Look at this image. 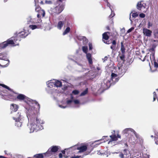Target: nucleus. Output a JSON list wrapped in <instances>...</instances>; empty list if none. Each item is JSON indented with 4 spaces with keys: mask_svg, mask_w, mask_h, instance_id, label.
<instances>
[{
    "mask_svg": "<svg viewBox=\"0 0 158 158\" xmlns=\"http://www.w3.org/2000/svg\"><path fill=\"white\" fill-rule=\"evenodd\" d=\"M18 106L17 105L15 104H12L10 106V109L13 112V113L16 112L18 109Z\"/></svg>",
    "mask_w": 158,
    "mask_h": 158,
    "instance_id": "obj_19",
    "label": "nucleus"
},
{
    "mask_svg": "<svg viewBox=\"0 0 158 158\" xmlns=\"http://www.w3.org/2000/svg\"><path fill=\"white\" fill-rule=\"evenodd\" d=\"M41 16V15H40V13H39V14H38L37 15V17L38 18H39Z\"/></svg>",
    "mask_w": 158,
    "mask_h": 158,
    "instance_id": "obj_57",
    "label": "nucleus"
},
{
    "mask_svg": "<svg viewBox=\"0 0 158 158\" xmlns=\"http://www.w3.org/2000/svg\"><path fill=\"white\" fill-rule=\"evenodd\" d=\"M103 41L104 42V43H105L107 44H109V42H108L107 41H106V42H105L104 40H103Z\"/></svg>",
    "mask_w": 158,
    "mask_h": 158,
    "instance_id": "obj_58",
    "label": "nucleus"
},
{
    "mask_svg": "<svg viewBox=\"0 0 158 158\" xmlns=\"http://www.w3.org/2000/svg\"><path fill=\"white\" fill-rule=\"evenodd\" d=\"M116 42L115 40L113 41L112 42V45H116Z\"/></svg>",
    "mask_w": 158,
    "mask_h": 158,
    "instance_id": "obj_53",
    "label": "nucleus"
},
{
    "mask_svg": "<svg viewBox=\"0 0 158 158\" xmlns=\"http://www.w3.org/2000/svg\"><path fill=\"white\" fill-rule=\"evenodd\" d=\"M143 33L144 35L148 37H150L152 34V31L147 28H143Z\"/></svg>",
    "mask_w": 158,
    "mask_h": 158,
    "instance_id": "obj_14",
    "label": "nucleus"
},
{
    "mask_svg": "<svg viewBox=\"0 0 158 158\" xmlns=\"http://www.w3.org/2000/svg\"><path fill=\"white\" fill-rule=\"evenodd\" d=\"M120 57L121 59L123 61H124L125 58V53H123L121 52V54H120Z\"/></svg>",
    "mask_w": 158,
    "mask_h": 158,
    "instance_id": "obj_35",
    "label": "nucleus"
},
{
    "mask_svg": "<svg viewBox=\"0 0 158 158\" xmlns=\"http://www.w3.org/2000/svg\"><path fill=\"white\" fill-rule=\"evenodd\" d=\"M77 38L79 40H82L83 44L84 45H85L88 43V40L84 36H79L77 37Z\"/></svg>",
    "mask_w": 158,
    "mask_h": 158,
    "instance_id": "obj_16",
    "label": "nucleus"
},
{
    "mask_svg": "<svg viewBox=\"0 0 158 158\" xmlns=\"http://www.w3.org/2000/svg\"><path fill=\"white\" fill-rule=\"evenodd\" d=\"M77 64L80 66H81L82 68H83V70H82V71H85V70L86 69H87V70H88L87 69H85L84 68V66H82V64H79L78 63H77Z\"/></svg>",
    "mask_w": 158,
    "mask_h": 158,
    "instance_id": "obj_41",
    "label": "nucleus"
},
{
    "mask_svg": "<svg viewBox=\"0 0 158 158\" xmlns=\"http://www.w3.org/2000/svg\"><path fill=\"white\" fill-rule=\"evenodd\" d=\"M89 50H91L92 49L93 47H92V44L90 43H89Z\"/></svg>",
    "mask_w": 158,
    "mask_h": 158,
    "instance_id": "obj_42",
    "label": "nucleus"
},
{
    "mask_svg": "<svg viewBox=\"0 0 158 158\" xmlns=\"http://www.w3.org/2000/svg\"><path fill=\"white\" fill-rule=\"evenodd\" d=\"M110 10L111 11V14L110 15L109 17L110 18H111L114 17L115 15V14L114 13L113 11H112V9H110Z\"/></svg>",
    "mask_w": 158,
    "mask_h": 158,
    "instance_id": "obj_40",
    "label": "nucleus"
},
{
    "mask_svg": "<svg viewBox=\"0 0 158 158\" xmlns=\"http://www.w3.org/2000/svg\"><path fill=\"white\" fill-rule=\"evenodd\" d=\"M64 24V22L60 21L58 23L57 28L59 30H61Z\"/></svg>",
    "mask_w": 158,
    "mask_h": 158,
    "instance_id": "obj_27",
    "label": "nucleus"
},
{
    "mask_svg": "<svg viewBox=\"0 0 158 158\" xmlns=\"http://www.w3.org/2000/svg\"><path fill=\"white\" fill-rule=\"evenodd\" d=\"M121 47L120 50L121 51V52L123 53H125V50H126V44H123V42H121Z\"/></svg>",
    "mask_w": 158,
    "mask_h": 158,
    "instance_id": "obj_23",
    "label": "nucleus"
},
{
    "mask_svg": "<svg viewBox=\"0 0 158 158\" xmlns=\"http://www.w3.org/2000/svg\"><path fill=\"white\" fill-rule=\"evenodd\" d=\"M76 149L79 150L78 152L81 153L85 151L87 149V147L86 146H82L80 147H78L77 146L75 145L68 148L65 149V150H70L72 149L76 150Z\"/></svg>",
    "mask_w": 158,
    "mask_h": 158,
    "instance_id": "obj_10",
    "label": "nucleus"
},
{
    "mask_svg": "<svg viewBox=\"0 0 158 158\" xmlns=\"http://www.w3.org/2000/svg\"><path fill=\"white\" fill-rule=\"evenodd\" d=\"M36 112L34 114H32L31 113L28 112L27 114V117L28 120L30 119L31 123L29 125H28L30 130V133L37 132L40 130L43 129V127L42 124L44 123L43 120L39 118H36L35 119L33 118L35 116V114Z\"/></svg>",
    "mask_w": 158,
    "mask_h": 158,
    "instance_id": "obj_2",
    "label": "nucleus"
},
{
    "mask_svg": "<svg viewBox=\"0 0 158 158\" xmlns=\"http://www.w3.org/2000/svg\"><path fill=\"white\" fill-rule=\"evenodd\" d=\"M54 87H60L62 86V82L58 80H54Z\"/></svg>",
    "mask_w": 158,
    "mask_h": 158,
    "instance_id": "obj_21",
    "label": "nucleus"
},
{
    "mask_svg": "<svg viewBox=\"0 0 158 158\" xmlns=\"http://www.w3.org/2000/svg\"><path fill=\"white\" fill-rule=\"evenodd\" d=\"M45 4H52V2L51 1H47L46 0L45 1Z\"/></svg>",
    "mask_w": 158,
    "mask_h": 158,
    "instance_id": "obj_43",
    "label": "nucleus"
},
{
    "mask_svg": "<svg viewBox=\"0 0 158 158\" xmlns=\"http://www.w3.org/2000/svg\"><path fill=\"white\" fill-rule=\"evenodd\" d=\"M12 39H9L6 41H5L3 43L0 44V50L4 48H6L8 45H10L12 46H16L18 44H15V42L16 43V41L18 40H14Z\"/></svg>",
    "mask_w": 158,
    "mask_h": 158,
    "instance_id": "obj_6",
    "label": "nucleus"
},
{
    "mask_svg": "<svg viewBox=\"0 0 158 158\" xmlns=\"http://www.w3.org/2000/svg\"><path fill=\"white\" fill-rule=\"evenodd\" d=\"M5 157H4V156H0V158H5Z\"/></svg>",
    "mask_w": 158,
    "mask_h": 158,
    "instance_id": "obj_60",
    "label": "nucleus"
},
{
    "mask_svg": "<svg viewBox=\"0 0 158 158\" xmlns=\"http://www.w3.org/2000/svg\"><path fill=\"white\" fill-rule=\"evenodd\" d=\"M89 153H87V154H84V156H86V155H88Z\"/></svg>",
    "mask_w": 158,
    "mask_h": 158,
    "instance_id": "obj_63",
    "label": "nucleus"
},
{
    "mask_svg": "<svg viewBox=\"0 0 158 158\" xmlns=\"http://www.w3.org/2000/svg\"><path fill=\"white\" fill-rule=\"evenodd\" d=\"M88 91V88H86L82 92L81 94V96H83L85 95L86 94H87Z\"/></svg>",
    "mask_w": 158,
    "mask_h": 158,
    "instance_id": "obj_33",
    "label": "nucleus"
},
{
    "mask_svg": "<svg viewBox=\"0 0 158 158\" xmlns=\"http://www.w3.org/2000/svg\"><path fill=\"white\" fill-rule=\"evenodd\" d=\"M41 21L40 20H39V21L38 22V23H40V25H30L29 27V28L31 29L32 30H34L36 29L39 28L41 27Z\"/></svg>",
    "mask_w": 158,
    "mask_h": 158,
    "instance_id": "obj_17",
    "label": "nucleus"
},
{
    "mask_svg": "<svg viewBox=\"0 0 158 158\" xmlns=\"http://www.w3.org/2000/svg\"><path fill=\"white\" fill-rule=\"evenodd\" d=\"M116 47V45H112L111 46H110V48L112 50H114L115 48Z\"/></svg>",
    "mask_w": 158,
    "mask_h": 158,
    "instance_id": "obj_49",
    "label": "nucleus"
},
{
    "mask_svg": "<svg viewBox=\"0 0 158 158\" xmlns=\"http://www.w3.org/2000/svg\"><path fill=\"white\" fill-rule=\"evenodd\" d=\"M134 29V27H131L130 29H129L127 31V33H129L131 32L132 30H133Z\"/></svg>",
    "mask_w": 158,
    "mask_h": 158,
    "instance_id": "obj_45",
    "label": "nucleus"
},
{
    "mask_svg": "<svg viewBox=\"0 0 158 158\" xmlns=\"http://www.w3.org/2000/svg\"><path fill=\"white\" fill-rule=\"evenodd\" d=\"M127 69V66L125 65H122L118 68L115 69L114 72L118 76H123L126 73Z\"/></svg>",
    "mask_w": 158,
    "mask_h": 158,
    "instance_id": "obj_7",
    "label": "nucleus"
},
{
    "mask_svg": "<svg viewBox=\"0 0 158 158\" xmlns=\"http://www.w3.org/2000/svg\"><path fill=\"white\" fill-rule=\"evenodd\" d=\"M58 106L59 107H60L61 108H62L63 109H64L66 108H67V107H69V106H70V105H67L66 104V105H65V106L63 105H58Z\"/></svg>",
    "mask_w": 158,
    "mask_h": 158,
    "instance_id": "obj_37",
    "label": "nucleus"
},
{
    "mask_svg": "<svg viewBox=\"0 0 158 158\" xmlns=\"http://www.w3.org/2000/svg\"><path fill=\"white\" fill-rule=\"evenodd\" d=\"M40 13L41 15H42L43 17H44L45 15V12L44 10H40Z\"/></svg>",
    "mask_w": 158,
    "mask_h": 158,
    "instance_id": "obj_36",
    "label": "nucleus"
},
{
    "mask_svg": "<svg viewBox=\"0 0 158 158\" xmlns=\"http://www.w3.org/2000/svg\"><path fill=\"white\" fill-rule=\"evenodd\" d=\"M59 158H62V154L61 153H60L59 155Z\"/></svg>",
    "mask_w": 158,
    "mask_h": 158,
    "instance_id": "obj_55",
    "label": "nucleus"
},
{
    "mask_svg": "<svg viewBox=\"0 0 158 158\" xmlns=\"http://www.w3.org/2000/svg\"><path fill=\"white\" fill-rule=\"evenodd\" d=\"M150 59L152 63L153 62H154V61H155L154 54V53H152L151 55L150 56Z\"/></svg>",
    "mask_w": 158,
    "mask_h": 158,
    "instance_id": "obj_32",
    "label": "nucleus"
},
{
    "mask_svg": "<svg viewBox=\"0 0 158 158\" xmlns=\"http://www.w3.org/2000/svg\"><path fill=\"white\" fill-rule=\"evenodd\" d=\"M70 30V28L69 27H67L63 33V35H64L69 32Z\"/></svg>",
    "mask_w": 158,
    "mask_h": 158,
    "instance_id": "obj_30",
    "label": "nucleus"
},
{
    "mask_svg": "<svg viewBox=\"0 0 158 158\" xmlns=\"http://www.w3.org/2000/svg\"><path fill=\"white\" fill-rule=\"evenodd\" d=\"M13 91L10 88L6 85L0 84V95L3 99L8 100L7 96L9 98H12Z\"/></svg>",
    "mask_w": 158,
    "mask_h": 158,
    "instance_id": "obj_3",
    "label": "nucleus"
},
{
    "mask_svg": "<svg viewBox=\"0 0 158 158\" xmlns=\"http://www.w3.org/2000/svg\"><path fill=\"white\" fill-rule=\"evenodd\" d=\"M35 19L32 18L31 17H29L27 19V23L29 24H33L35 23H37V22H36Z\"/></svg>",
    "mask_w": 158,
    "mask_h": 158,
    "instance_id": "obj_20",
    "label": "nucleus"
},
{
    "mask_svg": "<svg viewBox=\"0 0 158 158\" xmlns=\"http://www.w3.org/2000/svg\"><path fill=\"white\" fill-rule=\"evenodd\" d=\"M4 152L5 153V154H6L7 155H10L11 154L10 153H7V151H4Z\"/></svg>",
    "mask_w": 158,
    "mask_h": 158,
    "instance_id": "obj_54",
    "label": "nucleus"
},
{
    "mask_svg": "<svg viewBox=\"0 0 158 158\" xmlns=\"http://www.w3.org/2000/svg\"><path fill=\"white\" fill-rule=\"evenodd\" d=\"M137 8L139 10L143 12H145L146 10L145 9L146 8V4L144 3L143 1H140L138 2L137 5Z\"/></svg>",
    "mask_w": 158,
    "mask_h": 158,
    "instance_id": "obj_12",
    "label": "nucleus"
},
{
    "mask_svg": "<svg viewBox=\"0 0 158 158\" xmlns=\"http://www.w3.org/2000/svg\"><path fill=\"white\" fill-rule=\"evenodd\" d=\"M53 80H51L48 81L47 82V84L48 87L52 88V87H54V81Z\"/></svg>",
    "mask_w": 158,
    "mask_h": 158,
    "instance_id": "obj_25",
    "label": "nucleus"
},
{
    "mask_svg": "<svg viewBox=\"0 0 158 158\" xmlns=\"http://www.w3.org/2000/svg\"><path fill=\"white\" fill-rule=\"evenodd\" d=\"M117 137H118V138H120L121 137V136L120 135L118 134L117 135Z\"/></svg>",
    "mask_w": 158,
    "mask_h": 158,
    "instance_id": "obj_61",
    "label": "nucleus"
},
{
    "mask_svg": "<svg viewBox=\"0 0 158 158\" xmlns=\"http://www.w3.org/2000/svg\"><path fill=\"white\" fill-rule=\"evenodd\" d=\"M107 6L109 7L110 9H111L110 7V3L108 2H107Z\"/></svg>",
    "mask_w": 158,
    "mask_h": 158,
    "instance_id": "obj_56",
    "label": "nucleus"
},
{
    "mask_svg": "<svg viewBox=\"0 0 158 158\" xmlns=\"http://www.w3.org/2000/svg\"><path fill=\"white\" fill-rule=\"evenodd\" d=\"M138 15L136 13H133L132 15V16L134 18L136 17Z\"/></svg>",
    "mask_w": 158,
    "mask_h": 158,
    "instance_id": "obj_46",
    "label": "nucleus"
},
{
    "mask_svg": "<svg viewBox=\"0 0 158 158\" xmlns=\"http://www.w3.org/2000/svg\"><path fill=\"white\" fill-rule=\"evenodd\" d=\"M82 50L83 52L87 54L88 51V47L87 46H83L82 47Z\"/></svg>",
    "mask_w": 158,
    "mask_h": 158,
    "instance_id": "obj_34",
    "label": "nucleus"
},
{
    "mask_svg": "<svg viewBox=\"0 0 158 158\" xmlns=\"http://www.w3.org/2000/svg\"><path fill=\"white\" fill-rule=\"evenodd\" d=\"M109 33L108 32H105L103 34L102 38L103 40H107L109 39V37L108 35Z\"/></svg>",
    "mask_w": 158,
    "mask_h": 158,
    "instance_id": "obj_28",
    "label": "nucleus"
},
{
    "mask_svg": "<svg viewBox=\"0 0 158 158\" xmlns=\"http://www.w3.org/2000/svg\"><path fill=\"white\" fill-rule=\"evenodd\" d=\"M123 152L124 154L123 153H121L119 155V156L121 158H123L124 157V156H126V157H128L130 155L129 151L127 150L124 149Z\"/></svg>",
    "mask_w": 158,
    "mask_h": 158,
    "instance_id": "obj_15",
    "label": "nucleus"
},
{
    "mask_svg": "<svg viewBox=\"0 0 158 158\" xmlns=\"http://www.w3.org/2000/svg\"><path fill=\"white\" fill-rule=\"evenodd\" d=\"M71 99L70 100H68L66 101V104L67 105H70L73 102V101L74 100V98L73 96V95L71 94L70 95Z\"/></svg>",
    "mask_w": 158,
    "mask_h": 158,
    "instance_id": "obj_26",
    "label": "nucleus"
},
{
    "mask_svg": "<svg viewBox=\"0 0 158 158\" xmlns=\"http://www.w3.org/2000/svg\"><path fill=\"white\" fill-rule=\"evenodd\" d=\"M151 41L154 44V46L152 48L150 49V51H154V48H155L156 46L158 45V40H151Z\"/></svg>",
    "mask_w": 158,
    "mask_h": 158,
    "instance_id": "obj_22",
    "label": "nucleus"
},
{
    "mask_svg": "<svg viewBox=\"0 0 158 158\" xmlns=\"http://www.w3.org/2000/svg\"><path fill=\"white\" fill-rule=\"evenodd\" d=\"M7 0H4V2H6L7 1Z\"/></svg>",
    "mask_w": 158,
    "mask_h": 158,
    "instance_id": "obj_64",
    "label": "nucleus"
},
{
    "mask_svg": "<svg viewBox=\"0 0 158 158\" xmlns=\"http://www.w3.org/2000/svg\"><path fill=\"white\" fill-rule=\"evenodd\" d=\"M86 58L88 61L89 63L90 64H92V56L91 54L89 53H87L86 54Z\"/></svg>",
    "mask_w": 158,
    "mask_h": 158,
    "instance_id": "obj_24",
    "label": "nucleus"
},
{
    "mask_svg": "<svg viewBox=\"0 0 158 158\" xmlns=\"http://www.w3.org/2000/svg\"><path fill=\"white\" fill-rule=\"evenodd\" d=\"M62 152L63 154H64L65 153V151H62Z\"/></svg>",
    "mask_w": 158,
    "mask_h": 158,
    "instance_id": "obj_62",
    "label": "nucleus"
},
{
    "mask_svg": "<svg viewBox=\"0 0 158 158\" xmlns=\"http://www.w3.org/2000/svg\"><path fill=\"white\" fill-rule=\"evenodd\" d=\"M81 157V156H74L72 157H71V158H79Z\"/></svg>",
    "mask_w": 158,
    "mask_h": 158,
    "instance_id": "obj_52",
    "label": "nucleus"
},
{
    "mask_svg": "<svg viewBox=\"0 0 158 158\" xmlns=\"http://www.w3.org/2000/svg\"><path fill=\"white\" fill-rule=\"evenodd\" d=\"M15 126L19 128L21 127L22 125L23 121L21 119L15 120Z\"/></svg>",
    "mask_w": 158,
    "mask_h": 158,
    "instance_id": "obj_18",
    "label": "nucleus"
},
{
    "mask_svg": "<svg viewBox=\"0 0 158 158\" xmlns=\"http://www.w3.org/2000/svg\"><path fill=\"white\" fill-rule=\"evenodd\" d=\"M139 16L141 18H144L145 17V15L143 13H141L139 15Z\"/></svg>",
    "mask_w": 158,
    "mask_h": 158,
    "instance_id": "obj_47",
    "label": "nucleus"
},
{
    "mask_svg": "<svg viewBox=\"0 0 158 158\" xmlns=\"http://www.w3.org/2000/svg\"><path fill=\"white\" fill-rule=\"evenodd\" d=\"M42 0H38V3H40V4L41 2L42 1Z\"/></svg>",
    "mask_w": 158,
    "mask_h": 158,
    "instance_id": "obj_59",
    "label": "nucleus"
},
{
    "mask_svg": "<svg viewBox=\"0 0 158 158\" xmlns=\"http://www.w3.org/2000/svg\"><path fill=\"white\" fill-rule=\"evenodd\" d=\"M112 141H116L117 140V137L115 135L110 136Z\"/></svg>",
    "mask_w": 158,
    "mask_h": 158,
    "instance_id": "obj_31",
    "label": "nucleus"
},
{
    "mask_svg": "<svg viewBox=\"0 0 158 158\" xmlns=\"http://www.w3.org/2000/svg\"><path fill=\"white\" fill-rule=\"evenodd\" d=\"M79 93V91L77 90H73L72 92V93L74 95H77Z\"/></svg>",
    "mask_w": 158,
    "mask_h": 158,
    "instance_id": "obj_39",
    "label": "nucleus"
},
{
    "mask_svg": "<svg viewBox=\"0 0 158 158\" xmlns=\"http://www.w3.org/2000/svg\"><path fill=\"white\" fill-rule=\"evenodd\" d=\"M158 89H156V91L154 92L153 93V101H154L156 98L157 99V101L158 102V97L156 96V95H158Z\"/></svg>",
    "mask_w": 158,
    "mask_h": 158,
    "instance_id": "obj_29",
    "label": "nucleus"
},
{
    "mask_svg": "<svg viewBox=\"0 0 158 158\" xmlns=\"http://www.w3.org/2000/svg\"><path fill=\"white\" fill-rule=\"evenodd\" d=\"M123 133L124 134H131L132 135L134 134L137 138H139V135L134 130L131 128H127L125 129L123 131Z\"/></svg>",
    "mask_w": 158,
    "mask_h": 158,
    "instance_id": "obj_11",
    "label": "nucleus"
},
{
    "mask_svg": "<svg viewBox=\"0 0 158 158\" xmlns=\"http://www.w3.org/2000/svg\"><path fill=\"white\" fill-rule=\"evenodd\" d=\"M16 34H17V36L16 37H12L10 39H12L13 40H14L15 39V40L17 39V40L16 41V43L15 42V44H16V45H19V42L20 41L21 39V38H25L26 36H27L28 35V34L25 31H22L21 32L16 33Z\"/></svg>",
    "mask_w": 158,
    "mask_h": 158,
    "instance_id": "obj_8",
    "label": "nucleus"
},
{
    "mask_svg": "<svg viewBox=\"0 0 158 158\" xmlns=\"http://www.w3.org/2000/svg\"><path fill=\"white\" fill-rule=\"evenodd\" d=\"M118 76L115 73H112L111 74V78L110 80H105L103 81V82L102 83V87L105 89H107L110 87L114 85L116 82H117L119 80L117 77Z\"/></svg>",
    "mask_w": 158,
    "mask_h": 158,
    "instance_id": "obj_4",
    "label": "nucleus"
},
{
    "mask_svg": "<svg viewBox=\"0 0 158 158\" xmlns=\"http://www.w3.org/2000/svg\"><path fill=\"white\" fill-rule=\"evenodd\" d=\"M14 116L13 117V119L15 120H16L22 119L23 116L21 115V113L19 112H15L13 113Z\"/></svg>",
    "mask_w": 158,
    "mask_h": 158,
    "instance_id": "obj_13",
    "label": "nucleus"
},
{
    "mask_svg": "<svg viewBox=\"0 0 158 158\" xmlns=\"http://www.w3.org/2000/svg\"><path fill=\"white\" fill-rule=\"evenodd\" d=\"M108 57L107 56H105L104 58H102V60H103V62H106V60H107V59Z\"/></svg>",
    "mask_w": 158,
    "mask_h": 158,
    "instance_id": "obj_44",
    "label": "nucleus"
},
{
    "mask_svg": "<svg viewBox=\"0 0 158 158\" xmlns=\"http://www.w3.org/2000/svg\"><path fill=\"white\" fill-rule=\"evenodd\" d=\"M60 148L59 146H52L48 149L47 152L44 153V154L47 156H50L57 152Z\"/></svg>",
    "mask_w": 158,
    "mask_h": 158,
    "instance_id": "obj_9",
    "label": "nucleus"
},
{
    "mask_svg": "<svg viewBox=\"0 0 158 158\" xmlns=\"http://www.w3.org/2000/svg\"><path fill=\"white\" fill-rule=\"evenodd\" d=\"M154 62L155 67L156 68H158V64L155 61H154Z\"/></svg>",
    "mask_w": 158,
    "mask_h": 158,
    "instance_id": "obj_50",
    "label": "nucleus"
},
{
    "mask_svg": "<svg viewBox=\"0 0 158 158\" xmlns=\"http://www.w3.org/2000/svg\"><path fill=\"white\" fill-rule=\"evenodd\" d=\"M64 7L62 4L59 3L57 1L54 6L51 7L48 10L49 13L52 15H56L60 13L63 10Z\"/></svg>",
    "mask_w": 158,
    "mask_h": 158,
    "instance_id": "obj_5",
    "label": "nucleus"
},
{
    "mask_svg": "<svg viewBox=\"0 0 158 158\" xmlns=\"http://www.w3.org/2000/svg\"><path fill=\"white\" fill-rule=\"evenodd\" d=\"M17 98L20 101H23L27 103L25 108L28 110V112L31 113L32 114H35L36 112V110L34 107L35 105L37 106V108L39 110L40 108V105L35 100L29 98L22 94H19L17 96Z\"/></svg>",
    "mask_w": 158,
    "mask_h": 158,
    "instance_id": "obj_1",
    "label": "nucleus"
},
{
    "mask_svg": "<svg viewBox=\"0 0 158 158\" xmlns=\"http://www.w3.org/2000/svg\"><path fill=\"white\" fill-rule=\"evenodd\" d=\"M73 102L74 103V104L76 105L79 104H80V102L77 99H74L73 101Z\"/></svg>",
    "mask_w": 158,
    "mask_h": 158,
    "instance_id": "obj_38",
    "label": "nucleus"
},
{
    "mask_svg": "<svg viewBox=\"0 0 158 158\" xmlns=\"http://www.w3.org/2000/svg\"><path fill=\"white\" fill-rule=\"evenodd\" d=\"M45 1H46V0H42V1L41 2L40 4H41V5L45 4Z\"/></svg>",
    "mask_w": 158,
    "mask_h": 158,
    "instance_id": "obj_51",
    "label": "nucleus"
},
{
    "mask_svg": "<svg viewBox=\"0 0 158 158\" xmlns=\"http://www.w3.org/2000/svg\"><path fill=\"white\" fill-rule=\"evenodd\" d=\"M152 26V24L150 23V22H148V28H150V27L151 26Z\"/></svg>",
    "mask_w": 158,
    "mask_h": 158,
    "instance_id": "obj_48",
    "label": "nucleus"
}]
</instances>
